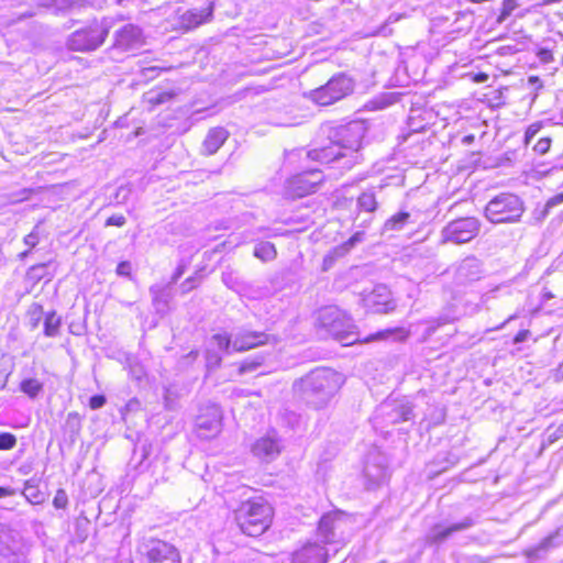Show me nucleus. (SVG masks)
<instances>
[{
	"mask_svg": "<svg viewBox=\"0 0 563 563\" xmlns=\"http://www.w3.org/2000/svg\"><path fill=\"white\" fill-rule=\"evenodd\" d=\"M303 122V115H295L288 119H285L277 124L280 126H297Z\"/></svg>",
	"mask_w": 563,
	"mask_h": 563,
	"instance_id": "nucleus-50",
	"label": "nucleus"
},
{
	"mask_svg": "<svg viewBox=\"0 0 563 563\" xmlns=\"http://www.w3.org/2000/svg\"><path fill=\"white\" fill-rule=\"evenodd\" d=\"M346 520L336 511L323 515L318 525L317 537L322 543H339L344 541Z\"/></svg>",
	"mask_w": 563,
	"mask_h": 563,
	"instance_id": "nucleus-11",
	"label": "nucleus"
},
{
	"mask_svg": "<svg viewBox=\"0 0 563 563\" xmlns=\"http://www.w3.org/2000/svg\"><path fill=\"white\" fill-rule=\"evenodd\" d=\"M132 272V265L129 261H122L117 266V274L124 277H130Z\"/></svg>",
	"mask_w": 563,
	"mask_h": 563,
	"instance_id": "nucleus-47",
	"label": "nucleus"
},
{
	"mask_svg": "<svg viewBox=\"0 0 563 563\" xmlns=\"http://www.w3.org/2000/svg\"><path fill=\"white\" fill-rule=\"evenodd\" d=\"M7 385V378L0 383V389H3Z\"/></svg>",
	"mask_w": 563,
	"mask_h": 563,
	"instance_id": "nucleus-62",
	"label": "nucleus"
},
{
	"mask_svg": "<svg viewBox=\"0 0 563 563\" xmlns=\"http://www.w3.org/2000/svg\"><path fill=\"white\" fill-rule=\"evenodd\" d=\"M364 232L354 233L343 245L336 247L333 253L335 256H340L349 252L356 243L363 241Z\"/></svg>",
	"mask_w": 563,
	"mask_h": 563,
	"instance_id": "nucleus-36",
	"label": "nucleus"
},
{
	"mask_svg": "<svg viewBox=\"0 0 563 563\" xmlns=\"http://www.w3.org/2000/svg\"><path fill=\"white\" fill-rule=\"evenodd\" d=\"M229 137V132L222 126H216L209 130L201 147L203 155H213L224 144Z\"/></svg>",
	"mask_w": 563,
	"mask_h": 563,
	"instance_id": "nucleus-22",
	"label": "nucleus"
},
{
	"mask_svg": "<svg viewBox=\"0 0 563 563\" xmlns=\"http://www.w3.org/2000/svg\"><path fill=\"white\" fill-rule=\"evenodd\" d=\"M328 551L318 542H308L292 554L294 563H327Z\"/></svg>",
	"mask_w": 563,
	"mask_h": 563,
	"instance_id": "nucleus-18",
	"label": "nucleus"
},
{
	"mask_svg": "<svg viewBox=\"0 0 563 563\" xmlns=\"http://www.w3.org/2000/svg\"><path fill=\"white\" fill-rule=\"evenodd\" d=\"M126 220L125 217L122 214H113L109 217L106 221L107 227L115 225V227H123L125 224Z\"/></svg>",
	"mask_w": 563,
	"mask_h": 563,
	"instance_id": "nucleus-49",
	"label": "nucleus"
},
{
	"mask_svg": "<svg viewBox=\"0 0 563 563\" xmlns=\"http://www.w3.org/2000/svg\"><path fill=\"white\" fill-rule=\"evenodd\" d=\"M483 276V262L474 255L466 256L453 266V279L457 286L472 285Z\"/></svg>",
	"mask_w": 563,
	"mask_h": 563,
	"instance_id": "nucleus-12",
	"label": "nucleus"
},
{
	"mask_svg": "<svg viewBox=\"0 0 563 563\" xmlns=\"http://www.w3.org/2000/svg\"><path fill=\"white\" fill-rule=\"evenodd\" d=\"M481 230L475 217L459 218L450 221L441 231V243L464 244L472 241Z\"/></svg>",
	"mask_w": 563,
	"mask_h": 563,
	"instance_id": "nucleus-8",
	"label": "nucleus"
},
{
	"mask_svg": "<svg viewBox=\"0 0 563 563\" xmlns=\"http://www.w3.org/2000/svg\"><path fill=\"white\" fill-rule=\"evenodd\" d=\"M16 494V489L12 487H0V498L10 497Z\"/></svg>",
	"mask_w": 563,
	"mask_h": 563,
	"instance_id": "nucleus-57",
	"label": "nucleus"
},
{
	"mask_svg": "<svg viewBox=\"0 0 563 563\" xmlns=\"http://www.w3.org/2000/svg\"><path fill=\"white\" fill-rule=\"evenodd\" d=\"M529 335H530L529 330H521L514 338V343H516V344L522 343L528 339Z\"/></svg>",
	"mask_w": 563,
	"mask_h": 563,
	"instance_id": "nucleus-56",
	"label": "nucleus"
},
{
	"mask_svg": "<svg viewBox=\"0 0 563 563\" xmlns=\"http://www.w3.org/2000/svg\"><path fill=\"white\" fill-rule=\"evenodd\" d=\"M555 166L563 167V162H556V163H555Z\"/></svg>",
	"mask_w": 563,
	"mask_h": 563,
	"instance_id": "nucleus-64",
	"label": "nucleus"
},
{
	"mask_svg": "<svg viewBox=\"0 0 563 563\" xmlns=\"http://www.w3.org/2000/svg\"><path fill=\"white\" fill-rule=\"evenodd\" d=\"M388 408L389 405H384L382 407L391 423L409 421L413 418V407L408 401L396 404L389 411H386Z\"/></svg>",
	"mask_w": 563,
	"mask_h": 563,
	"instance_id": "nucleus-24",
	"label": "nucleus"
},
{
	"mask_svg": "<svg viewBox=\"0 0 563 563\" xmlns=\"http://www.w3.org/2000/svg\"><path fill=\"white\" fill-rule=\"evenodd\" d=\"M541 128H542L541 122H534L527 128L526 133H525V144L526 145H528L531 142V140L539 133Z\"/></svg>",
	"mask_w": 563,
	"mask_h": 563,
	"instance_id": "nucleus-42",
	"label": "nucleus"
},
{
	"mask_svg": "<svg viewBox=\"0 0 563 563\" xmlns=\"http://www.w3.org/2000/svg\"><path fill=\"white\" fill-rule=\"evenodd\" d=\"M563 205V191L555 194L554 196L550 197L544 206L552 211L554 208L560 207Z\"/></svg>",
	"mask_w": 563,
	"mask_h": 563,
	"instance_id": "nucleus-45",
	"label": "nucleus"
},
{
	"mask_svg": "<svg viewBox=\"0 0 563 563\" xmlns=\"http://www.w3.org/2000/svg\"><path fill=\"white\" fill-rule=\"evenodd\" d=\"M185 271H186V265L184 263H180L177 266V268L174 272V274L172 275L170 282L167 285V287L170 286V285L176 284L178 282V279L184 275Z\"/></svg>",
	"mask_w": 563,
	"mask_h": 563,
	"instance_id": "nucleus-54",
	"label": "nucleus"
},
{
	"mask_svg": "<svg viewBox=\"0 0 563 563\" xmlns=\"http://www.w3.org/2000/svg\"><path fill=\"white\" fill-rule=\"evenodd\" d=\"M68 504V498L64 489H58L54 499L53 505L57 509H64Z\"/></svg>",
	"mask_w": 563,
	"mask_h": 563,
	"instance_id": "nucleus-43",
	"label": "nucleus"
},
{
	"mask_svg": "<svg viewBox=\"0 0 563 563\" xmlns=\"http://www.w3.org/2000/svg\"><path fill=\"white\" fill-rule=\"evenodd\" d=\"M353 90V79L340 73L332 76L323 86L311 90L308 97L312 102L325 107L344 99L351 95Z\"/></svg>",
	"mask_w": 563,
	"mask_h": 563,
	"instance_id": "nucleus-7",
	"label": "nucleus"
},
{
	"mask_svg": "<svg viewBox=\"0 0 563 563\" xmlns=\"http://www.w3.org/2000/svg\"><path fill=\"white\" fill-rule=\"evenodd\" d=\"M474 140L473 135H467L464 137V143H471Z\"/></svg>",
	"mask_w": 563,
	"mask_h": 563,
	"instance_id": "nucleus-60",
	"label": "nucleus"
},
{
	"mask_svg": "<svg viewBox=\"0 0 563 563\" xmlns=\"http://www.w3.org/2000/svg\"><path fill=\"white\" fill-rule=\"evenodd\" d=\"M356 208L358 213L365 212L368 214L374 213L378 208V202L376 199V195L372 189L363 191L356 200ZM360 214L356 216L355 220H357Z\"/></svg>",
	"mask_w": 563,
	"mask_h": 563,
	"instance_id": "nucleus-26",
	"label": "nucleus"
},
{
	"mask_svg": "<svg viewBox=\"0 0 563 563\" xmlns=\"http://www.w3.org/2000/svg\"><path fill=\"white\" fill-rule=\"evenodd\" d=\"M540 56H541V59L542 60H547L548 59V56H550V52L549 51H541L540 52Z\"/></svg>",
	"mask_w": 563,
	"mask_h": 563,
	"instance_id": "nucleus-59",
	"label": "nucleus"
},
{
	"mask_svg": "<svg viewBox=\"0 0 563 563\" xmlns=\"http://www.w3.org/2000/svg\"><path fill=\"white\" fill-rule=\"evenodd\" d=\"M214 3L213 1H209L208 5L205 8H194L187 10L180 15L181 26L187 30H192L198 27L199 25L211 21L213 16Z\"/></svg>",
	"mask_w": 563,
	"mask_h": 563,
	"instance_id": "nucleus-19",
	"label": "nucleus"
},
{
	"mask_svg": "<svg viewBox=\"0 0 563 563\" xmlns=\"http://www.w3.org/2000/svg\"><path fill=\"white\" fill-rule=\"evenodd\" d=\"M80 417L77 412H69L66 419V430L71 433V435H77L80 431Z\"/></svg>",
	"mask_w": 563,
	"mask_h": 563,
	"instance_id": "nucleus-37",
	"label": "nucleus"
},
{
	"mask_svg": "<svg viewBox=\"0 0 563 563\" xmlns=\"http://www.w3.org/2000/svg\"><path fill=\"white\" fill-rule=\"evenodd\" d=\"M328 260H333V256H330V255L325 256V257H324V262L327 263V262H328Z\"/></svg>",
	"mask_w": 563,
	"mask_h": 563,
	"instance_id": "nucleus-63",
	"label": "nucleus"
},
{
	"mask_svg": "<svg viewBox=\"0 0 563 563\" xmlns=\"http://www.w3.org/2000/svg\"><path fill=\"white\" fill-rule=\"evenodd\" d=\"M60 327V318L54 312H49L44 321V334L48 338H54L58 334Z\"/></svg>",
	"mask_w": 563,
	"mask_h": 563,
	"instance_id": "nucleus-32",
	"label": "nucleus"
},
{
	"mask_svg": "<svg viewBox=\"0 0 563 563\" xmlns=\"http://www.w3.org/2000/svg\"><path fill=\"white\" fill-rule=\"evenodd\" d=\"M323 181L322 173L318 169H310L302 172L297 175L294 179V184L300 191V196L309 195L314 192L319 185Z\"/></svg>",
	"mask_w": 563,
	"mask_h": 563,
	"instance_id": "nucleus-20",
	"label": "nucleus"
},
{
	"mask_svg": "<svg viewBox=\"0 0 563 563\" xmlns=\"http://www.w3.org/2000/svg\"><path fill=\"white\" fill-rule=\"evenodd\" d=\"M551 146L550 137H541L537 144L533 146V151L540 155H543L549 152Z\"/></svg>",
	"mask_w": 563,
	"mask_h": 563,
	"instance_id": "nucleus-44",
	"label": "nucleus"
},
{
	"mask_svg": "<svg viewBox=\"0 0 563 563\" xmlns=\"http://www.w3.org/2000/svg\"><path fill=\"white\" fill-rule=\"evenodd\" d=\"M366 131V123L361 120L333 126L328 133L330 145L309 151L308 157L323 164L345 158L343 167L350 169L363 159L360 148Z\"/></svg>",
	"mask_w": 563,
	"mask_h": 563,
	"instance_id": "nucleus-1",
	"label": "nucleus"
},
{
	"mask_svg": "<svg viewBox=\"0 0 563 563\" xmlns=\"http://www.w3.org/2000/svg\"><path fill=\"white\" fill-rule=\"evenodd\" d=\"M473 526L474 520L471 517H465L462 521L450 525L449 527L434 525L426 536V541L430 544H441L453 533L467 530Z\"/></svg>",
	"mask_w": 563,
	"mask_h": 563,
	"instance_id": "nucleus-16",
	"label": "nucleus"
},
{
	"mask_svg": "<svg viewBox=\"0 0 563 563\" xmlns=\"http://www.w3.org/2000/svg\"><path fill=\"white\" fill-rule=\"evenodd\" d=\"M25 245L29 246L30 250L34 249L38 243V235L35 230H33L31 233H29L24 238Z\"/></svg>",
	"mask_w": 563,
	"mask_h": 563,
	"instance_id": "nucleus-53",
	"label": "nucleus"
},
{
	"mask_svg": "<svg viewBox=\"0 0 563 563\" xmlns=\"http://www.w3.org/2000/svg\"><path fill=\"white\" fill-rule=\"evenodd\" d=\"M112 27V19L106 18L100 22H93L90 25L71 33L67 40V46L71 51L91 52L101 46Z\"/></svg>",
	"mask_w": 563,
	"mask_h": 563,
	"instance_id": "nucleus-6",
	"label": "nucleus"
},
{
	"mask_svg": "<svg viewBox=\"0 0 563 563\" xmlns=\"http://www.w3.org/2000/svg\"><path fill=\"white\" fill-rule=\"evenodd\" d=\"M232 341L233 334L230 335L228 333H218L211 338V342L214 343L220 351L227 354L232 352Z\"/></svg>",
	"mask_w": 563,
	"mask_h": 563,
	"instance_id": "nucleus-35",
	"label": "nucleus"
},
{
	"mask_svg": "<svg viewBox=\"0 0 563 563\" xmlns=\"http://www.w3.org/2000/svg\"><path fill=\"white\" fill-rule=\"evenodd\" d=\"M16 445V438L10 432L0 433V450H11Z\"/></svg>",
	"mask_w": 563,
	"mask_h": 563,
	"instance_id": "nucleus-38",
	"label": "nucleus"
},
{
	"mask_svg": "<svg viewBox=\"0 0 563 563\" xmlns=\"http://www.w3.org/2000/svg\"><path fill=\"white\" fill-rule=\"evenodd\" d=\"M199 283H200V277L199 276H190V277H188L187 279H185L180 284V291H181V294L185 295V294L191 291L192 289L198 287Z\"/></svg>",
	"mask_w": 563,
	"mask_h": 563,
	"instance_id": "nucleus-40",
	"label": "nucleus"
},
{
	"mask_svg": "<svg viewBox=\"0 0 563 563\" xmlns=\"http://www.w3.org/2000/svg\"><path fill=\"white\" fill-rule=\"evenodd\" d=\"M21 494L32 505H40L45 499L44 493H42L38 489V486H37L36 481L34 478L27 479L24 483V488L21 492Z\"/></svg>",
	"mask_w": 563,
	"mask_h": 563,
	"instance_id": "nucleus-28",
	"label": "nucleus"
},
{
	"mask_svg": "<svg viewBox=\"0 0 563 563\" xmlns=\"http://www.w3.org/2000/svg\"><path fill=\"white\" fill-rule=\"evenodd\" d=\"M363 300L365 307L374 313H387L395 309L390 291L385 285L376 286Z\"/></svg>",
	"mask_w": 563,
	"mask_h": 563,
	"instance_id": "nucleus-15",
	"label": "nucleus"
},
{
	"mask_svg": "<svg viewBox=\"0 0 563 563\" xmlns=\"http://www.w3.org/2000/svg\"><path fill=\"white\" fill-rule=\"evenodd\" d=\"M263 363V357H256L252 361H244L239 368L240 374L255 371Z\"/></svg>",
	"mask_w": 563,
	"mask_h": 563,
	"instance_id": "nucleus-41",
	"label": "nucleus"
},
{
	"mask_svg": "<svg viewBox=\"0 0 563 563\" xmlns=\"http://www.w3.org/2000/svg\"><path fill=\"white\" fill-rule=\"evenodd\" d=\"M234 518L244 534L260 537L271 526L272 508L262 499L247 500L234 511Z\"/></svg>",
	"mask_w": 563,
	"mask_h": 563,
	"instance_id": "nucleus-3",
	"label": "nucleus"
},
{
	"mask_svg": "<svg viewBox=\"0 0 563 563\" xmlns=\"http://www.w3.org/2000/svg\"><path fill=\"white\" fill-rule=\"evenodd\" d=\"M153 305L158 313H165L168 310L169 294L166 287L153 286L150 289Z\"/></svg>",
	"mask_w": 563,
	"mask_h": 563,
	"instance_id": "nucleus-27",
	"label": "nucleus"
},
{
	"mask_svg": "<svg viewBox=\"0 0 563 563\" xmlns=\"http://www.w3.org/2000/svg\"><path fill=\"white\" fill-rule=\"evenodd\" d=\"M221 356L216 353V352H211V351H207V363H208V366H214V367H218L220 366V363H221Z\"/></svg>",
	"mask_w": 563,
	"mask_h": 563,
	"instance_id": "nucleus-52",
	"label": "nucleus"
},
{
	"mask_svg": "<svg viewBox=\"0 0 563 563\" xmlns=\"http://www.w3.org/2000/svg\"><path fill=\"white\" fill-rule=\"evenodd\" d=\"M527 86L529 89L538 91L543 87V82L538 76H529L527 80Z\"/></svg>",
	"mask_w": 563,
	"mask_h": 563,
	"instance_id": "nucleus-51",
	"label": "nucleus"
},
{
	"mask_svg": "<svg viewBox=\"0 0 563 563\" xmlns=\"http://www.w3.org/2000/svg\"><path fill=\"white\" fill-rule=\"evenodd\" d=\"M20 389L30 398H36L43 390V384L36 378H27L21 382Z\"/></svg>",
	"mask_w": 563,
	"mask_h": 563,
	"instance_id": "nucleus-33",
	"label": "nucleus"
},
{
	"mask_svg": "<svg viewBox=\"0 0 563 563\" xmlns=\"http://www.w3.org/2000/svg\"><path fill=\"white\" fill-rule=\"evenodd\" d=\"M144 563H179L176 548L163 540L145 538L139 545Z\"/></svg>",
	"mask_w": 563,
	"mask_h": 563,
	"instance_id": "nucleus-9",
	"label": "nucleus"
},
{
	"mask_svg": "<svg viewBox=\"0 0 563 563\" xmlns=\"http://www.w3.org/2000/svg\"><path fill=\"white\" fill-rule=\"evenodd\" d=\"M106 401H107V399L103 395H95L89 399V407L92 410H97V409H100L101 407H103Z\"/></svg>",
	"mask_w": 563,
	"mask_h": 563,
	"instance_id": "nucleus-48",
	"label": "nucleus"
},
{
	"mask_svg": "<svg viewBox=\"0 0 563 563\" xmlns=\"http://www.w3.org/2000/svg\"><path fill=\"white\" fill-rule=\"evenodd\" d=\"M24 539L21 533L8 526H0V555L14 563L24 553Z\"/></svg>",
	"mask_w": 563,
	"mask_h": 563,
	"instance_id": "nucleus-13",
	"label": "nucleus"
},
{
	"mask_svg": "<svg viewBox=\"0 0 563 563\" xmlns=\"http://www.w3.org/2000/svg\"><path fill=\"white\" fill-rule=\"evenodd\" d=\"M409 219H410L409 212L400 211V212L394 214L393 217H390L385 222V229L388 231H399L406 225V223L409 221Z\"/></svg>",
	"mask_w": 563,
	"mask_h": 563,
	"instance_id": "nucleus-31",
	"label": "nucleus"
},
{
	"mask_svg": "<svg viewBox=\"0 0 563 563\" xmlns=\"http://www.w3.org/2000/svg\"><path fill=\"white\" fill-rule=\"evenodd\" d=\"M317 322L325 335L332 336L343 345H350L360 340L354 332L355 325L352 319L336 306L321 308L318 312Z\"/></svg>",
	"mask_w": 563,
	"mask_h": 563,
	"instance_id": "nucleus-4",
	"label": "nucleus"
},
{
	"mask_svg": "<svg viewBox=\"0 0 563 563\" xmlns=\"http://www.w3.org/2000/svg\"><path fill=\"white\" fill-rule=\"evenodd\" d=\"M280 442L275 437H264L258 439L252 448L253 453L266 461L274 460L280 453Z\"/></svg>",
	"mask_w": 563,
	"mask_h": 563,
	"instance_id": "nucleus-21",
	"label": "nucleus"
},
{
	"mask_svg": "<svg viewBox=\"0 0 563 563\" xmlns=\"http://www.w3.org/2000/svg\"><path fill=\"white\" fill-rule=\"evenodd\" d=\"M525 209V202L519 196L503 192L488 201L484 214L494 224L516 223L520 221Z\"/></svg>",
	"mask_w": 563,
	"mask_h": 563,
	"instance_id": "nucleus-5",
	"label": "nucleus"
},
{
	"mask_svg": "<svg viewBox=\"0 0 563 563\" xmlns=\"http://www.w3.org/2000/svg\"><path fill=\"white\" fill-rule=\"evenodd\" d=\"M516 7H517L516 0H504L501 10H500V14L498 16V22L505 21L512 13V11L516 9Z\"/></svg>",
	"mask_w": 563,
	"mask_h": 563,
	"instance_id": "nucleus-39",
	"label": "nucleus"
},
{
	"mask_svg": "<svg viewBox=\"0 0 563 563\" xmlns=\"http://www.w3.org/2000/svg\"><path fill=\"white\" fill-rule=\"evenodd\" d=\"M30 252H31V250H30V249H29V250H26V251H24V252H22V253L20 254V257H21L22 260H23V258H25V257L30 254Z\"/></svg>",
	"mask_w": 563,
	"mask_h": 563,
	"instance_id": "nucleus-61",
	"label": "nucleus"
},
{
	"mask_svg": "<svg viewBox=\"0 0 563 563\" xmlns=\"http://www.w3.org/2000/svg\"><path fill=\"white\" fill-rule=\"evenodd\" d=\"M169 98V96L165 95V93H159L157 95L155 98H151V102H154V103H163L165 102L167 99Z\"/></svg>",
	"mask_w": 563,
	"mask_h": 563,
	"instance_id": "nucleus-58",
	"label": "nucleus"
},
{
	"mask_svg": "<svg viewBox=\"0 0 563 563\" xmlns=\"http://www.w3.org/2000/svg\"><path fill=\"white\" fill-rule=\"evenodd\" d=\"M277 251L271 242H260L254 247V256L263 262H269L276 258Z\"/></svg>",
	"mask_w": 563,
	"mask_h": 563,
	"instance_id": "nucleus-30",
	"label": "nucleus"
},
{
	"mask_svg": "<svg viewBox=\"0 0 563 563\" xmlns=\"http://www.w3.org/2000/svg\"><path fill=\"white\" fill-rule=\"evenodd\" d=\"M199 437L211 438L220 432L221 417L218 409H213L210 417L199 416L196 421Z\"/></svg>",
	"mask_w": 563,
	"mask_h": 563,
	"instance_id": "nucleus-23",
	"label": "nucleus"
},
{
	"mask_svg": "<svg viewBox=\"0 0 563 563\" xmlns=\"http://www.w3.org/2000/svg\"><path fill=\"white\" fill-rule=\"evenodd\" d=\"M271 335L262 331L240 329L233 334L232 351L244 352L267 344Z\"/></svg>",
	"mask_w": 563,
	"mask_h": 563,
	"instance_id": "nucleus-14",
	"label": "nucleus"
},
{
	"mask_svg": "<svg viewBox=\"0 0 563 563\" xmlns=\"http://www.w3.org/2000/svg\"><path fill=\"white\" fill-rule=\"evenodd\" d=\"M407 335H408L407 332L401 328L385 329V330H380L374 334L368 335L363 341L364 342H373V341H378V340H389L391 338L401 340V339H405Z\"/></svg>",
	"mask_w": 563,
	"mask_h": 563,
	"instance_id": "nucleus-29",
	"label": "nucleus"
},
{
	"mask_svg": "<svg viewBox=\"0 0 563 563\" xmlns=\"http://www.w3.org/2000/svg\"><path fill=\"white\" fill-rule=\"evenodd\" d=\"M562 530L563 528H559L553 533L542 539L537 547L529 550L528 555L537 556L541 551H548L563 544Z\"/></svg>",
	"mask_w": 563,
	"mask_h": 563,
	"instance_id": "nucleus-25",
	"label": "nucleus"
},
{
	"mask_svg": "<svg viewBox=\"0 0 563 563\" xmlns=\"http://www.w3.org/2000/svg\"><path fill=\"white\" fill-rule=\"evenodd\" d=\"M51 265V262L48 263H42L33 265L29 268L26 276L33 283H38L45 277H48V280L52 278V276H48L47 268Z\"/></svg>",
	"mask_w": 563,
	"mask_h": 563,
	"instance_id": "nucleus-34",
	"label": "nucleus"
},
{
	"mask_svg": "<svg viewBox=\"0 0 563 563\" xmlns=\"http://www.w3.org/2000/svg\"><path fill=\"white\" fill-rule=\"evenodd\" d=\"M143 44L142 30L133 24H126L114 33V47L120 51H129Z\"/></svg>",
	"mask_w": 563,
	"mask_h": 563,
	"instance_id": "nucleus-17",
	"label": "nucleus"
},
{
	"mask_svg": "<svg viewBox=\"0 0 563 563\" xmlns=\"http://www.w3.org/2000/svg\"><path fill=\"white\" fill-rule=\"evenodd\" d=\"M550 210L543 205L542 207H537L533 212L532 217L536 222H542L549 214Z\"/></svg>",
	"mask_w": 563,
	"mask_h": 563,
	"instance_id": "nucleus-46",
	"label": "nucleus"
},
{
	"mask_svg": "<svg viewBox=\"0 0 563 563\" xmlns=\"http://www.w3.org/2000/svg\"><path fill=\"white\" fill-rule=\"evenodd\" d=\"M364 476L366 478V486L368 489H374L380 484L385 483L389 476L388 459L377 449L368 452L365 466Z\"/></svg>",
	"mask_w": 563,
	"mask_h": 563,
	"instance_id": "nucleus-10",
	"label": "nucleus"
},
{
	"mask_svg": "<svg viewBox=\"0 0 563 563\" xmlns=\"http://www.w3.org/2000/svg\"><path fill=\"white\" fill-rule=\"evenodd\" d=\"M87 0H56V5L58 8H64L65 5H68V7H75V5H80L81 3L86 2Z\"/></svg>",
	"mask_w": 563,
	"mask_h": 563,
	"instance_id": "nucleus-55",
	"label": "nucleus"
},
{
	"mask_svg": "<svg viewBox=\"0 0 563 563\" xmlns=\"http://www.w3.org/2000/svg\"><path fill=\"white\" fill-rule=\"evenodd\" d=\"M342 376L329 368H317L295 382L294 388L301 401L319 410L327 407L341 388Z\"/></svg>",
	"mask_w": 563,
	"mask_h": 563,
	"instance_id": "nucleus-2",
	"label": "nucleus"
}]
</instances>
